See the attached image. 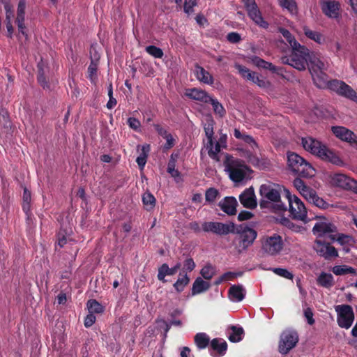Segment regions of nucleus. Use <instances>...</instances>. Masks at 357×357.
<instances>
[{
	"instance_id": "5",
	"label": "nucleus",
	"mask_w": 357,
	"mask_h": 357,
	"mask_svg": "<svg viewBox=\"0 0 357 357\" xmlns=\"http://www.w3.org/2000/svg\"><path fill=\"white\" fill-rule=\"evenodd\" d=\"M287 162L289 169L300 176L310 178L315 174L314 167L296 153H288Z\"/></svg>"
},
{
	"instance_id": "30",
	"label": "nucleus",
	"mask_w": 357,
	"mask_h": 357,
	"mask_svg": "<svg viewBox=\"0 0 357 357\" xmlns=\"http://www.w3.org/2000/svg\"><path fill=\"white\" fill-rule=\"evenodd\" d=\"M195 73L197 79L200 82L207 84H212L213 83V78L211 75L202 67L196 66Z\"/></svg>"
},
{
	"instance_id": "50",
	"label": "nucleus",
	"mask_w": 357,
	"mask_h": 357,
	"mask_svg": "<svg viewBox=\"0 0 357 357\" xmlns=\"http://www.w3.org/2000/svg\"><path fill=\"white\" fill-rule=\"evenodd\" d=\"M274 273L276 275L283 277L287 279H292L293 274L290 273L288 270L282 268H274L271 269Z\"/></svg>"
},
{
	"instance_id": "28",
	"label": "nucleus",
	"mask_w": 357,
	"mask_h": 357,
	"mask_svg": "<svg viewBox=\"0 0 357 357\" xmlns=\"http://www.w3.org/2000/svg\"><path fill=\"white\" fill-rule=\"evenodd\" d=\"M245 295V290L242 286L233 285L229 291V298L234 302L241 301Z\"/></svg>"
},
{
	"instance_id": "33",
	"label": "nucleus",
	"mask_w": 357,
	"mask_h": 357,
	"mask_svg": "<svg viewBox=\"0 0 357 357\" xmlns=\"http://www.w3.org/2000/svg\"><path fill=\"white\" fill-rule=\"evenodd\" d=\"M279 6L291 15L298 14V6L295 0H278Z\"/></svg>"
},
{
	"instance_id": "52",
	"label": "nucleus",
	"mask_w": 357,
	"mask_h": 357,
	"mask_svg": "<svg viewBox=\"0 0 357 357\" xmlns=\"http://www.w3.org/2000/svg\"><path fill=\"white\" fill-rule=\"evenodd\" d=\"M218 194V191L215 188H211L208 189L205 194L206 201L208 202H213L216 199Z\"/></svg>"
},
{
	"instance_id": "19",
	"label": "nucleus",
	"mask_w": 357,
	"mask_h": 357,
	"mask_svg": "<svg viewBox=\"0 0 357 357\" xmlns=\"http://www.w3.org/2000/svg\"><path fill=\"white\" fill-rule=\"evenodd\" d=\"M26 8V0H19L17 8V17L15 22L17 25L19 32L22 33L23 36H24L26 38L27 33L26 32V26L24 24Z\"/></svg>"
},
{
	"instance_id": "8",
	"label": "nucleus",
	"mask_w": 357,
	"mask_h": 357,
	"mask_svg": "<svg viewBox=\"0 0 357 357\" xmlns=\"http://www.w3.org/2000/svg\"><path fill=\"white\" fill-rule=\"evenodd\" d=\"M284 191L289 202V213L291 217L295 220L307 222V212L303 202L297 196L291 195L288 190L284 189Z\"/></svg>"
},
{
	"instance_id": "40",
	"label": "nucleus",
	"mask_w": 357,
	"mask_h": 357,
	"mask_svg": "<svg viewBox=\"0 0 357 357\" xmlns=\"http://www.w3.org/2000/svg\"><path fill=\"white\" fill-rule=\"evenodd\" d=\"M243 335V328L232 326L231 328V333L228 335V338L231 342H238L242 340Z\"/></svg>"
},
{
	"instance_id": "29",
	"label": "nucleus",
	"mask_w": 357,
	"mask_h": 357,
	"mask_svg": "<svg viewBox=\"0 0 357 357\" xmlns=\"http://www.w3.org/2000/svg\"><path fill=\"white\" fill-rule=\"evenodd\" d=\"M317 282L318 285L326 289L331 288L335 283L333 275L325 272L320 273L317 279Z\"/></svg>"
},
{
	"instance_id": "13",
	"label": "nucleus",
	"mask_w": 357,
	"mask_h": 357,
	"mask_svg": "<svg viewBox=\"0 0 357 357\" xmlns=\"http://www.w3.org/2000/svg\"><path fill=\"white\" fill-rule=\"evenodd\" d=\"M332 183L339 188L357 193V181L344 174H335L331 178Z\"/></svg>"
},
{
	"instance_id": "36",
	"label": "nucleus",
	"mask_w": 357,
	"mask_h": 357,
	"mask_svg": "<svg viewBox=\"0 0 357 357\" xmlns=\"http://www.w3.org/2000/svg\"><path fill=\"white\" fill-rule=\"evenodd\" d=\"M303 32L309 39L314 40L318 44H323L325 41L324 36L320 32L312 31L307 26L303 27Z\"/></svg>"
},
{
	"instance_id": "61",
	"label": "nucleus",
	"mask_w": 357,
	"mask_h": 357,
	"mask_svg": "<svg viewBox=\"0 0 357 357\" xmlns=\"http://www.w3.org/2000/svg\"><path fill=\"white\" fill-rule=\"evenodd\" d=\"M252 213L251 212H249V211H241L238 215V219L239 220H249L252 218Z\"/></svg>"
},
{
	"instance_id": "15",
	"label": "nucleus",
	"mask_w": 357,
	"mask_h": 357,
	"mask_svg": "<svg viewBox=\"0 0 357 357\" xmlns=\"http://www.w3.org/2000/svg\"><path fill=\"white\" fill-rule=\"evenodd\" d=\"M337 231L336 226L326 220L318 221L312 229L314 234L318 237L327 236L329 239L330 236L336 233Z\"/></svg>"
},
{
	"instance_id": "27",
	"label": "nucleus",
	"mask_w": 357,
	"mask_h": 357,
	"mask_svg": "<svg viewBox=\"0 0 357 357\" xmlns=\"http://www.w3.org/2000/svg\"><path fill=\"white\" fill-rule=\"evenodd\" d=\"M185 94L191 99L204 102H208L210 100V96L204 91L195 88L187 89Z\"/></svg>"
},
{
	"instance_id": "24",
	"label": "nucleus",
	"mask_w": 357,
	"mask_h": 357,
	"mask_svg": "<svg viewBox=\"0 0 357 357\" xmlns=\"http://www.w3.org/2000/svg\"><path fill=\"white\" fill-rule=\"evenodd\" d=\"M249 17L259 26L268 28V24L261 17V12L258 9L257 4H252L246 7Z\"/></svg>"
},
{
	"instance_id": "6",
	"label": "nucleus",
	"mask_w": 357,
	"mask_h": 357,
	"mask_svg": "<svg viewBox=\"0 0 357 357\" xmlns=\"http://www.w3.org/2000/svg\"><path fill=\"white\" fill-rule=\"evenodd\" d=\"M293 185L301 196L308 202L322 209H326L329 207V204L324 199L319 197L314 190L306 185L301 178H295L293 181Z\"/></svg>"
},
{
	"instance_id": "25",
	"label": "nucleus",
	"mask_w": 357,
	"mask_h": 357,
	"mask_svg": "<svg viewBox=\"0 0 357 357\" xmlns=\"http://www.w3.org/2000/svg\"><path fill=\"white\" fill-rule=\"evenodd\" d=\"M219 206L228 215H234L236 213L237 201L234 197H225L219 203Z\"/></svg>"
},
{
	"instance_id": "3",
	"label": "nucleus",
	"mask_w": 357,
	"mask_h": 357,
	"mask_svg": "<svg viewBox=\"0 0 357 357\" xmlns=\"http://www.w3.org/2000/svg\"><path fill=\"white\" fill-rule=\"evenodd\" d=\"M225 170L236 183L250 178L252 174V170L243 161L229 158L225 163Z\"/></svg>"
},
{
	"instance_id": "47",
	"label": "nucleus",
	"mask_w": 357,
	"mask_h": 357,
	"mask_svg": "<svg viewBox=\"0 0 357 357\" xmlns=\"http://www.w3.org/2000/svg\"><path fill=\"white\" fill-rule=\"evenodd\" d=\"M204 131L207 137V142L213 140V120L211 117L206 118V123L204 124Z\"/></svg>"
},
{
	"instance_id": "59",
	"label": "nucleus",
	"mask_w": 357,
	"mask_h": 357,
	"mask_svg": "<svg viewBox=\"0 0 357 357\" xmlns=\"http://www.w3.org/2000/svg\"><path fill=\"white\" fill-rule=\"evenodd\" d=\"M96 319L95 315L89 312L84 320V326L87 328L91 326L95 323Z\"/></svg>"
},
{
	"instance_id": "16",
	"label": "nucleus",
	"mask_w": 357,
	"mask_h": 357,
	"mask_svg": "<svg viewBox=\"0 0 357 357\" xmlns=\"http://www.w3.org/2000/svg\"><path fill=\"white\" fill-rule=\"evenodd\" d=\"M321 8L323 13L331 19H338L340 17L341 6L335 0H322Z\"/></svg>"
},
{
	"instance_id": "54",
	"label": "nucleus",
	"mask_w": 357,
	"mask_h": 357,
	"mask_svg": "<svg viewBox=\"0 0 357 357\" xmlns=\"http://www.w3.org/2000/svg\"><path fill=\"white\" fill-rule=\"evenodd\" d=\"M304 317L308 324L313 325L314 324V319L313 318L314 314L312 310L310 307H305L303 310Z\"/></svg>"
},
{
	"instance_id": "20",
	"label": "nucleus",
	"mask_w": 357,
	"mask_h": 357,
	"mask_svg": "<svg viewBox=\"0 0 357 357\" xmlns=\"http://www.w3.org/2000/svg\"><path fill=\"white\" fill-rule=\"evenodd\" d=\"M239 200L241 204L247 208L253 209L257 205V198L255 190L252 187L245 189L240 195Z\"/></svg>"
},
{
	"instance_id": "9",
	"label": "nucleus",
	"mask_w": 357,
	"mask_h": 357,
	"mask_svg": "<svg viewBox=\"0 0 357 357\" xmlns=\"http://www.w3.org/2000/svg\"><path fill=\"white\" fill-rule=\"evenodd\" d=\"M259 193L263 199L275 203L278 211H286V205L280 201V195L278 185L273 183L263 184L260 186Z\"/></svg>"
},
{
	"instance_id": "55",
	"label": "nucleus",
	"mask_w": 357,
	"mask_h": 357,
	"mask_svg": "<svg viewBox=\"0 0 357 357\" xmlns=\"http://www.w3.org/2000/svg\"><path fill=\"white\" fill-rule=\"evenodd\" d=\"M197 5L196 0H185L184 11L187 14H190L193 12V8Z\"/></svg>"
},
{
	"instance_id": "44",
	"label": "nucleus",
	"mask_w": 357,
	"mask_h": 357,
	"mask_svg": "<svg viewBox=\"0 0 357 357\" xmlns=\"http://www.w3.org/2000/svg\"><path fill=\"white\" fill-rule=\"evenodd\" d=\"M89 312L91 314L102 313L104 310L103 306L96 300H89L87 302Z\"/></svg>"
},
{
	"instance_id": "60",
	"label": "nucleus",
	"mask_w": 357,
	"mask_h": 357,
	"mask_svg": "<svg viewBox=\"0 0 357 357\" xmlns=\"http://www.w3.org/2000/svg\"><path fill=\"white\" fill-rule=\"evenodd\" d=\"M252 82L257 84L260 87H266V82L260 78L257 74H256L254 77V78L252 80Z\"/></svg>"
},
{
	"instance_id": "38",
	"label": "nucleus",
	"mask_w": 357,
	"mask_h": 357,
	"mask_svg": "<svg viewBox=\"0 0 357 357\" xmlns=\"http://www.w3.org/2000/svg\"><path fill=\"white\" fill-rule=\"evenodd\" d=\"M175 274V272L173 270V268H169L167 264H163L158 268V278L159 280L162 282H166L165 277L167 275H173Z\"/></svg>"
},
{
	"instance_id": "2",
	"label": "nucleus",
	"mask_w": 357,
	"mask_h": 357,
	"mask_svg": "<svg viewBox=\"0 0 357 357\" xmlns=\"http://www.w3.org/2000/svg\"><path fill=\"white\" fill-rule=\"evenodd\" d=\"M310 55L311 54L306 47L299 45L291 48V55L289 57H282V62L302 71L306 69Z\"/></svg>"
},
{
	"instance_id": "39",
	"label": "nucleus",
	"mask_w": 357,
	"mask_h": 357,
	"mask_svg": "<svg viewBox=\"0 0 357 357\" xmlns=\"http://www.w3.org/2000/svg\"><path fill=\"white\" fill-rule=\"evenodd\" d=\"M333 273L336 275H342L345 274L356 275V271L352 267L346 265L335 266L332 269Z\"/></svg>"
},
{
	"instance_id": "49",
	"label": "nucleus",
	"mask_w": 357,
	"mask_h": 357,
	"mask_svg": "<svg viewBox=\"0 0 357 357\" xmlns=\"http://www.w3.org/2000/svg\"><path fill=\"white\" fill-rule=\"evenodd\" d=\"M145 50L149 54L153 56L154 58L161 59L164 55L162 49L154 45L147 46Z\"/></svg>"
},
{
	"instance_id": "17",
	"label": "nucleus",
	"mask_w": 357,
	"mask_h": 357,
	"mask_svg": "<svg viewBox=\"0 0 357 357\" xmlns=\"http://www.w3.org/2000/svg\"><path fill=\"white\" fill-rule=\"evenodd\" d=\"M331 86L337 94L357 103V92L345 82H335Z\"/></svg>"
},
{
	"instance_id": "58",
	"label": "nucleus",
	"mask_w": 357,
	"mask_h": 357,
	"mask_svg": "<svg viewBox=\"0 0 357 357\" xmlns=\"http://www.w3.org/2000/svg\"><path fill=\"white\" fill-rule=\"evenodd\" d=\"M227 40L233 43H237L241 40L240 34L236 32H231L227 34Z\"/></svg>"
},
{
	"instance_id": "1",
	"label": "nucleus",
	"mask_w": 357,
	"mask_h": 357,
	"mask_svg": "<svg viewBox=\"0 0 357 357\" xmlns=\"http://www.w3.org/2000/svg\"><path fill=\"white\" fill-rule=\"evenodd\" d=\"M301 144L305 151L322 160L338 166H342L344 164L335 152L329 149L326 144L312 137H302Z\"/></svg>"
},
{
	"instance_id": "31",
	"label": "nucleus",
	"mask_w": 357,
	"mask_h": 357,
	"mask_svg": "<svg viewBox=\"0 0 357 357\" xmlns=\"http://www.w3.org/2000/svg\"><path fill=\"white\" fill-rule=\"evenodd\" d=\"M330 240L332 242L337 241L341 245H351L354 243L351 236L340 234L337 231L330 236Z\"/></svg>"
},
{
	"instance_id": "56",
	"label": "nucleus",
	"mask_w": 357,
	"mask_h": 357,
	"mask_svg": "<svg viewBox=\"0 0 357 357\" xmlns=\"http://www.w3.org/2000/svg\"><path fill=\"white\" fill-rule=\"evenodd\" d=\"M127 122L130 128H132V130H136V131L139 130V128L141 126V123L138 119H137L134 117H130V118H128Z\"/></svg>"
},
{
	"instance_id": "7",
	"label": "nucleus",
	"mask_w": 357,
	"mask_h": 357,
	"mask_svg": "<svg viewBox=\"0 0 357 357\" xmlns=\"http://www.w3.org/2000/svg\"><path fill=\"white\" fill-rule=\"evenodd\" d=\"M234 233L237 234L235 245L238 252L245 251L253 243L257 236L255 229L246 226L235 228Z\"/></svg>"
},
{
	"instance_id": "35",
	"label": "nucleus",
	"mask_w": 357,
	"mask_h": 357,
	"mask_svg": "<svg viewBox=\"0 0 357 357\" xmlns=\"http://www.w3.org/2000/svg\"><path fill=\"white\" fill-rule=\"evenodd\" d=\"M208 155L213 160L218 161V153L220 151V144L219 142L213 143V141H208L205 146Z\"/></svg>"
},
{
	"instance_id": "41",
	"label": "nucleus",
	"mask_w": 357,
	"mask_h": 357,
	"mask_svg": "<svg viewBox=\"0 0 357 357\" xmlns=\"http://www.w3.org/2000/svg\"><path fill=\"white\" fill-rule=\"evenodd\" d=\"M98 59L99 55L96 53L94 54V57L92 58L91 62L88 68L89 78L92 82H94L96 79L97 61Z\"/></svg>"
},
{
	"instance_id": "37",
	"label": "nucleus",
	"mask_w": 357,
	"mask_h": 357,
	"mask_svg": "<svg viewBox=\"0 0 357 357\" xmlns=\"http://www.w3.org/2000/svg\"><path fill=\"white\" fill-rule=\"evenodd\" d=\"M189 282L190 278L187 273L182 271L179 273L176 282L174 284V287L177 291L181 292L184 289L185 287L189 283Z\"/></svg>"
},
{
	"instance_id": "63",
	"label": "nucleus",
	"mask_w": 357,
	"mask_h": 357,
	"mask_svg": "<svg viewBox=\"0 0 357 357\" xmlns=\"http://www.w3.org/2000/svg\"><path fill=\"white\" fill-rule=\"evenodd\" d=\"M254 62L255 63V64L259 66V67H261V68H265V66L266 65H268V62L261 59H259L258 57H255L254 59H253Z\"/></svg>"
},
{
	"instance_id": "11",
	"label": "nucleus",
	"mask_w": 357,
	"mask_h": 357,
	"mask_svg": "<svg viewBox=\"0 0 357 357\" xmlns=\"http://www.w3.org/2000/svg\"><path fill=\"white\" fill-rule=\"evenodd\" d=\"M337 312V322L340 328H349L354 321V312L349 305H338L335 307Z\"/></svg>"
},
{
	"instance_id": "42",
	"label": "nucleus",
	"mask_w": 357,
	"mask_h": 357,
	"mask_svg": "<svg viewBox=\"0 0 357 357\" xmlns=\"http://www.w3.org/2000/svg\"><path fill=\"white\" fill-rule=\"evenodd\" d=\"M142 202L146 210H152L155 205V198L150 192H146L142 195Z\"/></svg>"
},
{
	"instance_id": "12",
	"label": "nucleus",
	"mask_w": 357,
	"mask_h": 357,
	"mask_svg": "<svg viewBox=\"0 0 357 357\" xmlns=\"http://www.w3.org/2000/svg\"><path fill=\"white\" fill-rule=\"evenodd\" d=\"M202 229L206 232H213L218 235H226L235 232V225L232 222H205L202 224Z\"/></svg>"
},
{
	"instance_id": "48",
	"label": "nucleus",
	"mask_w": 357,
	"mask_h": 357,
	"mask_svg": "<svg viewBox=\"0 0 357 357\" xmlns=\"http://www.w3.org/2000/svg\"><path fill=\"white\" fill-rule=\"evenodd\" d=\"M215 268L211 264H206L202 268L200 271V274L206 280L211 279L215 275Z\"/></svg>"
},
{
	"instance_id": "43",
	"label": "nucleus",
	"mask_w": 357,
	"mask_h": 357,
	"mask_svg": "<svg viewBox=\"0 0 357 357\" xmlns=\"http://www.w3.org/2000/svg\"><path fill=\"white\" fill-rule=\"evenodd\" d=\"M280 33L287 40L291 48L301 45L294 38V36L287 30L284 28L279 29Z\"/></svg>"
},
{
	"instance_id": "46",
	"label": "nucleus",
	"mask_w": 357,
	"mask_h": 357,
	"mask_svg": "<svg viewBox=\"0 0 357 357\" xmlns=\"http://www.w3.org/2000/svg\"><path fill=\"white\" fill-rule=\"evenodd\" d=\"M235 68L238 70L239 74L242 76V77H243L244 79H246L248 80H250L251 82H252V79L254 78L255 75L257 74L255 73L251 72L246 67H244L239 64H236L235 66Z\"/></svg>"
},
{
	"instance_id": "51",
	"label": "nucleus",
	"mask_w": 357,
	"mask_h": 357,
	"mask_svg": "<svg viewBox=\"0 0 357 357\" xmlns=\"http://www.w3.org/2000/svg\"><path fill=\"white\" fill-rule=\"evenodd\" d=\"M211 103L213 107L214 112L219 114L220 116H223L225 113V109L222 107V105L216 100L213 99L210 97V100H208Z\"/></svg>"
},
{
	"instance_id": "26",
	"label": "nucleus",
	"mask_w": 357,
	"mask_h": 357,
	"mask_svg": "<svg viewBox=\"0 0 357 357\" xmlns=\"http://www.w3.org/2000/svg\"><path fill=\"white\" fill-rule=\"evenodd\" d=\"M211 348L217 352V355L211 354L214 357L222 356L227 350V344L225 340L220 338H214L211 341Z\"/></svg>"
},
{
	"instance_id": "4",
	"label": "nucleus",
	"mask_w": 357,
	"mask_h": 357,
	"mask_svg": "<svg viewBox=\"0 0 357 357\" xmlns=\"http://www.w3.org/2000/svg\"><path fill=\"white\" fill-rule=\"evenodd\" d=\"M234 137L243 141L244 143L248 144L250 149H252L251 152L248 150H241V156L244 157L248 162L251 163L252 165L257 167L259 168H261L264 167V162H262L255 153V150L257 149L258 146L254 138L248 135H246L244 132H241L238 129L235 128L234 131Z\"/></svg>"
},
{
	"instance_id": "62",
	"label": "nucleus",
	"mask_w": 357,
	"mask_h": 357,
	"mask_svg": "<svg viewBox=\"0 0 357 357\" xmlns=\"http://www.w3.org/2000/svg\"><path fill=\"white\" fill-rule=\"evenodd\" d=\"M146 158L145 155H139L136 160L137 163L141 169H143L146 162Z\"/></svg>"
},
{
	"instance_id": "22",
	"label": "nucleus",
	"mask_w": 357,
	"mask_h": 357,
	"mask_svg": "<svg viewBox=\"0 0 357 357\" xmlns=\"http://www.w3.org/2000/svg\"><path fill=\"white\" fill-rule=\"evenodd\" d=\"M313 81L316 86L320 89L328 88L331 91H334V89L332 88V83L335 82H341L340 80H328V77L324 71L317 72V73H311Z\"/></svg>"
},
{
	"instance_id": "34",
	"label": "nucleus",
	"mask_w": 357,
	"mask_h": 357,
	"mask_svg": "<svg viewBox=\"0 0 357 357\" xmlns=\"http://www.w3.org/2000/svg\"><path fill=\"white\" fill-rule=\"evenodd\" d=\"M195 344L199 349H204L211 344L209 336L205 333H198L194 337Z\"/></svg>"
},
{
	"instance_id": "18",
	"label": "nucleus",
	"mask_w": 357,
	"mask_h": 357,
	"mask_svg": "<svg viewBox=\"0 0 357 357\" xmlns=\"http://www.w3.org/2000/svg\"><path fill=\"white\" fill-rule=\"evenodd\" d=\"M314 248L320 256L326 259L338 256L335 247L330 245L329 243L322 242L320 239L316 240Z\"/></svg>"
},
{
	"instance_id": "23",
	"label": "nucleus",
	"mask_w": 357,
	"mask_h": 357,
	"mask_svg": "<svg viewBox=\"0 0 357 357\" xmlns=\"http://www.w3.org/2000/svg\"><path fill=\"white\" fill-rule=\"evenodd\" d=\"M309 63V70L311 73L324 71L328 67V63L324 61L319 56L314 53H311Z\"/></svg>"
},
{
	"instance_id": "14",
	"label": "nucleus",
	"mask_w": 357,
	"mask_h": 357,
	"mask_svg": "<svg viewBox=\"0 0 357 357\" xmlns=\"http://www.w3.org/2000/svg\"><path fill=\"white\" fill-rule=\"evenodd\" d=\"M282 245L281 236L278 234H274L264 238L262 243V249L265 252L271 255H274L282 250Z\"/></svg>"
},
{
	"instance_id": "64",
	"label": "nucleus",
	"mask_w": 357,
	"mask_h": 357,
	"mask_svg": "<svg viewBox=\"0 0 357 357\" xmlns=\"http://www.w3.org/2000/svg\"><path fill=\"white\" fill-rule=\"evenodd\" d=\"M191 349L188 347H183L181 349V357H189Z\"/></svg>"
},
{
	"instance_id": "53",
	"label": "nucleus",
	"mask_w": 357,
	"mask_h": 357,
	"mask_svg": "<svg viewBox=\"0 0 357 357\" xmlns=\"http://www.w3.org/2000/svg\"><path fill=\"white\" fill-rule=\"evenodd\" d=\"M167 172L174 178H176L180 176L179 172L175 169V160H170L168 163Z\"/></svg>"
},
{
	"instance_id": "10",
	"label": "nucleus",
	"mask_w": 357,
	"mask_h": 357,
	"mask_svg": "<svg viewBox=\"0 0 357 357\" xmlns=\"http://www.w3.org/2000/svg\"><path fill=\"white\" fill-rule=\"evenodd\" d=\"M298 335L294 330L284 331L280 337L278 351L281 354H287L298 342Z\"/></svg>"
},
{
	"instance_id": "57",
	"label": "nucleus",
	"mask_w": 357,
	"mask_h": 357,
	"mask_svg": "<svg viewBox=\"0 0 357 357\" xmlns=\"http://www.w3.org/2000/svg\"><path fill=\"white\" fill-rule=\"evenodd\" d=\"M195 268V263L194 262L193 259L191 258H188L186 260H185L183 264V271L185 270L186 271H192Z\"/></svg>"
},
{
	"instance_id": "45",
	"label": "nucleus",
	"mask_w": 357,
	"mask_h": 357,
	"mask_svg": "<svg viewBox=\"0 0 357 357\" xmlns=\"http://www.w3.org/2000/svg\"><path fill=\"white\" fill-rule=\"evenodd\" d=\"M31 196V192L25 188L22 196V208L28 214L30 212Z\"/></svg>"
},
{
	"instance_id": "21",
	"label": "nucleus",
	"mask_w": 357,
	"mask_h": 357,
	"mask_svg": "<svg viewBox=\"0 0 357 357\" xmlns=\"http://www.w3.org/2000/svg\"><path fill=\"white\" fill-rule=\"evenodd\" d=\"M333 134L342 141L356 142L357 136L350 130L343 126H333L331 128Z\"/></svg>"
},
{
	"instance_id": "32",
	"label": "nucleus",
	"mask_w": 357,
	"mask_h": 357,
	"mask_svg": "<svg viewBox=\"0 0 357 357\" xmlns=\"http://www.w3.org/2000/svg\"><path fill=\"white\" fill-rule=\"evenodd\" d=\"M209 287L210 283L208 282L203 280L201 278H197L192 284V295L201 294L207 291Z\"/></svg>"
}]
</instances>
